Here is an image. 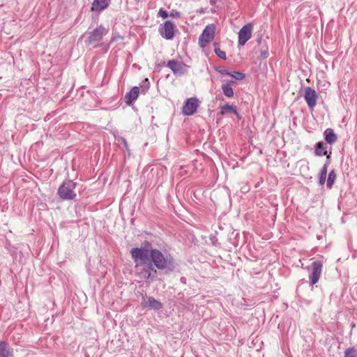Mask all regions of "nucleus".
<instances>
[{"label":"nucleus","instance_id":"nucleus-6","mask_svg":"<svg viewBox=\"0 0 357 357\" xmlns=\"http://www.w3.org/2000/svg\"><path fill=\"white\" fill-rule=\"evenodd\" d=\"M175 30L176 25L171 20L165 21L158 29L160 36L166 40H172L174 38Z\"/></svg>","mask_w":357,"mask_h":357},{"label":"nucleus","instance_id":"nucleus-12","mask_svg":"<svg viewBox=\"0 0 357 357\" xmlns=\"http://www.w3.org/2000/svg\"><path fill=\"white\" fill-rule=\"evenodd\" d=\"M141 305L144 308H149L156 310L162 308V304L152 296L149 297L148 300L144 298Z\"/></svg>","mask_w":357,"mask_h":357},{"label":"nucleus","instance_id":"nucleus-32","mask_svg":"<svg viewBox=\"0 0 357 357\" xmlns=\"http://www.w3.org/2000/svg\"><path fill=\"white\" fill-rule=\"evenodd\" d=\"M261 36H259V37L257 38V43L258 44H260V43H261Z\"/></svg>","mask_w":357,"mask_h":357},{"label":"nucleus","instance_id":"nucleus-35","mask_svg":"<svg viewBox=\"0 0 357 357\" xmlns=\"http://www.w3.org/2000/svg\"><path fill=\"white\" fill-rule=\"evenodd\" d=\"M123 142H124L125 145L127 146V143H126V141L125 139H123Z\"/></svg>","mask_w":357,"mask_h":357},{"label":"nucleus","instance_id":"nucleus-11","mask_svg":"<svg viewBox=\"0 0 357 357\" xmlns=\"http://www.w3.org/2000/svg\"><path fill=\"white\" fill-rule=\"evenodd\" d=\"M317 93L310 86L305 89L304 98L310 109H312L317 105Z\"/></svg>","mask_w":357,"mask_h":357},{"label":"nucleus","instance_id":"nucleus-3","mask_svg":"<svg viewBox=\"0 0 357 357\" xmlns=\"http://www.w3.org/2000/svg\"><path fill=\"white\" fill-rule=\"evenodd\" d=\"M77 183L71 180H66L58 188V195L62 200H71L76 197L74 192Z\"/></svg>","mask_w":357,"mask_h":357},{"label":"nucleus","instance_id":"nucleus-26","mask_svg":"<svg viewBox=\"0 0 357 357\" xmlns=\"http://www.w3.org/2000/svg\"><path fill=\"white\" fill-rule=\"evenodd\" d=\"M143 248H139V250H145L146 251V253L147 254V255L149 256V252H150V250L152 247V244L148 241H145L143 243Z\"/></svg>","mask_w":357,"mask_h":357},{"label":"nucleus","instance_id":"nucleus-24","mask_svg":"<svg viewBox=\"0 0 357 357\" xmlns=\"http://www.w3.org/2000/svg\"><path fill=\"white\" fill-rule=\"evenodd\" d=\"M231 75H229V76L232 77L236 80H242L245 78V75L243 73L239 72V71H233L230 72Z\"/></svg>","mask_w":357,"mask_h":357},{"label":"nucleus","instance_id":"nucleus-20","mask_svg":"<svg viewBox=\"0 0 357 357\" xmlns=\"http://www.w3.org/2000/svg\"><path fill=\"white\" fill-rule=\"evenodd\" d=\"M213 46H214V52H215V54L220 59H221L222 60H226L227 59L226 53H225V52L220 50L219 44L218 43H214Z\"/></svg>","mask_w":357,"mask_h":357},{"label":"nucleus","instance_id":"nucleus-31","mask_svg":"<svg viewBox=\"0 0 357 357\" xmlns=\"http://www.w3.org/2000/svg\"><path fill=\"white\" fill-rule=\"evenodd\" d=\"M268 52L267 50H261L260 52V56L262 58V59H266L268 56Z\"/></svg>","mask_w":357,"mask_h":357},{"label":"nucleus","instance_id":"nucleus-4","mask_svg":"<svg viewBox=\"0 0 357 357\" xmlns=\"http://www.w3.org/2000/svg\"><path fill=\"white\" fill-rule=\"evenodd\" d=\"M108 29H106L102 24L99 25L97 28L92 31L89 32V36L86 43L89 45H93L102 40L104 36L107 35Z\"/></svg>","mask_w":357,"mask_h":357},{"label":"nucleus","instance_id":"nucleus-2","mask_svg":"<svg viewBox=\"0 0 357 357\" xmlns=\"http://www.w3.org/2000/svg\"><path fill=\"white\" fill-rule=\"evenodd\" d=\"M150 261L159 270L168 269L173 271L176 267V263L173 258L169 256H165L161 251L158 249H151L149 252Z\"/></svg>","mask_w":357,"mask_h":357},{"label":"nucleus","instance_id":"nucleus-34","mask_svg":"<svg viewBox=\"0 0 357 357\" xmlns=\"http://www.w3.org/2000/svg\"><path fill=\"white\" fill-rule=\"evenodd\" d=\"M115 40H116V38H115V37H113V38H112V41H114Z\"/></svg>","mask_w":357,"mask_h":357},{"label":"nucleus","instance_id":"nucleus-14","mask_svg":"<svg viewBox=\"0 0 357 357\" xmlns=\"http://www.w3.org/2000/svg\"><path fill=\"white\" fill-rule=\"evenodd\" d=\"M0 357H14L13 349L6 341L0 340Z\"/></svg>","mask_w":357,"mask_h":357},{"label":"nucleus","instance_id":"nucleus-1","mask_svg":"<svg viewBox=\"0 0 357 357\" xmlns=\"http://www.w3.org/2000/svg\"><path fill=\"white\" fill-rule=\"evenodd\" d=\"M130 254L136 264L137 275L147 283L155 281L158 277V272L154 265L150 261L146 251L139 250V248H133L130 250Z\"/></svg>","mask_w":357,"mask_h":357},{"label":"nucleus","instance_id":"nucleus-27","mask_svg":"<svg viewBox=\"0 0 357 357\" xmlns=\"http://www.w3.org/2000/svg\"><path fill=\"white\" fill-rule=\"evenodd\" d=\"M214 69H215V71L218 72L221 75H231L230 74V71H229V70H227L226 69H223L221 67L215 66L214 68Z\"/></svg>","mask_w":357,"mask_h":357},{"label":"nucleus","instance_id":"nucleus-23","mask_svg":"<svg viewBox=\"0 0 357 357\" xmlns=\"http://www.w3.org/2000/svg\"><path fill=\"white\" fill-rule=\"evenodd\" d=\"M344 357H357V349L354 347L347 349Z\"/></svg>","mask_w":357,"mask_h":357},{"label":"nucleus","instance_id":"nucleus-5","mask_svg":"<svg viewBox=\"0 0 357 357\" xmlns=\"http://www.w3.org/2000/svg\"><path fill=\"white\" fill-rule=\"evenodd\" d=\"M215 26L213 24L207 25L199 38V45L204 47L212 41L215 36Z\"/></svg>","mask_w":357,"mask_h":357},{"label":"nucleus","instance_id":"nucleus-22","mask_svg":"<svg viewBox=\"0 0 357 357\" xmlns=\"http://www.w3.org/2000/svg\"><path fill=\"white\" fill-rule=\"evenodd\" d=\"M328 169L326 167H322L321 169L319 175V183L320 185H324L326 182V175H327Z\"/></svg>","mask_w":357,"mask_h":357},{"label":"nucleus","instance_id":"nucleus-7","mask_svg":"<svg viewBox=\"0 0 357 357\" xmlns=\"http://www.w3.org/2000/svg\"><path fill=\"white\" fill-rule=\"evenodd\" d=\"M323 263L320 260H316L312 264V271L309 275L310 284L313 286L319 280L322 273Z\"/></svg>","mask_w":357,"mask_h":357},{"label":"nucleus","instance_id":"nucleus-28","mask_svg":"<svg viewBox=\"0 0 357 357\" xmlns=\"http://www.w3.org/2000/svg\"><path fill=\"white\" fill-rule=\"evenodd\" d=\"M158 15L164 19L167 18L169 16L167 11L165 10L163 8L159 10Z\"/></svg>","mask_w":357,"mask_h":357},{"label":"nucleus","instance_id":"nucleus-29","mask_svg":"<svg viewBox=\"0 0 357 357\" xmlns=\"http://www.w3.org/2000/svg\"><path fill=\"white\" fill-rule=\"evenodd\" d=\"M331 153H330V154H328H328L326 155V161L323 166V167H326L327 169H328V167L331 164Z\"/></svg>","mask_w":357,"mask_h":357},{"label":"nucleus","instance_id":"nucleus-18","mask_svg":"<svg viewBox=\"0 0 357 357\" xmlns=\"http://www.w3.org/2000/svg\"><path fill=\"white\" fill-rule=\"evenodd\" d=\"M235 82L233 80H230L227 84H224L222 85V90L223 94L227 98H231L234 96V91L233 89L230 86V84H234Z\"/></svg>","mask_w":357,"mask_h":357},{"label":"nucleus","instance_id":"nucleus-17","mask_svg":"<svg viewBox=\"0 0 357 357\" xmlns=\"http://www.w3.org/2000/svg\"><path fill=\"white\" fill-rule=\"evenodd\" d=\"M220 114L222 115H225L226 112H231L237 116L238 119H241V116H239V114L236 109V107L234 105H230L229 104H226L225 105L220 106Z\"/></svg>","mask_w":357,"mask_h":357},{"label":"nucleus","instance_id":"nucleus-13","mask_svg":"<svg viewBox=\"0 0 357 357\" xmlns=\"http://www.w3.org/2000/svg\"><path fill=\"white\" fill-rule=\"evenodd\" d=\"M140 92V89L138 86H133L130 91L126 93L124 96V101L128 105H131L137 99Z\"/></svg>","mask_w":357,"mask_h":357},{"label":"nucleus","instance_id":"nucleus-33","mask_svg":"<svg viewBox=\"0 0 357 357\" xmlns=\"http://www.w3.org/2000/svg\"><path fill=\"white\" fill-rule=\"evenodd\" d=\"M216 1H217V0H210V3H211V5H213V4H215V3Z\"/></svg>","mask_w":357,"mask_h":357},{"label":"nucleus","instance_id":"nucleus-16","mask_svg":"<svg viewBox=\"0 0 357 357\" xmlns=\"http://www.w3.org/2000/svg\"><path fill=\"white\" fill-rule=\"evenodd\" d=\"M324 135L326 142L329 144H333L337 140V137L332 128H327Z\"/></svg>","mask_w":357,"mask_h":357},{"label":"nucleus","instance_id":"nucleus-8","mask_svg":"<svg viewBox=\"0 0 357 357\" xmlns=\"http://www.w3.org/2000/svg\"><path fill=\"white\" fill-rule=\"evenodd\" d=\"M167 66L169 68L174 75H184L187 73L188 66L183 62L178 61L176 60H169Z\"/></svg>","mask_w":357,"mask_h":357},{"label":"nucleus","instance_id":"nucleus-9","mask_svg":"<svg viewBox=\"0 0 357 357\" xmlns=\"http://www.w3.org/2000/svg\"><path fill=\"white\" fill-rule=\"evenodd\" d=\"M252 24H245L238 32V45H244L252 36Z\"/></svg>","mask_w":357,"mask_h":357},{"label":"nucleus","instance_id":"nucleus-10","mask_svg":"<svg viewBox=\"0 0 357 357\" xmlns=\"http://www.w3.org/2000/svg\"><path fill=\"white\" fill-rule=\"evenodd\" d=\"M198 107V99L197 98H190L187 99L183 106V114L185 116H191L196 112Z\"/></svg>","mask_w":357,"mask_h":357},{"label":"nucleus","instance_id":"nucleus-15","mask_svg":"<svg viewBox=\"0 0 357 357\" xmlns=\"http://www.w3.org/2000/svg\"><path fill=\"white\" fill-rule=\"evenodd\" d=\"M109 1L110 0H93L91 9L92 11H102L108 7Z\"/></svg>","mask_w":357,"mask_h":357},{"label":"nucleus","instance_id":"nucleus-21","mask_svg":"<svg viewBox=\"0 0 357 357\" xmlns=\"http://www.w3.org/2000/svg\"><path fill=\"white\" fill-rule=\"evenodd\" d=\"M336 173L335 172L334 169H332L331 170V172H329L328 174V178H327V183H326V185H327V188H331L334 182H335V180L336 179Z\"/></svg>","mask_w":357,"mask_h":357},{"label":"nucleus","instance_id":"nucleus-25","mask_svg":"<svg viewBox=\"0 0 357 357\" xmlns=\"http://www.w3.org/2000/svg\"><path fill=\"white\" fill-rule=\"evenodd\" d=\"M149 85H150V83H149V79L148 78L144 79L142 81V84L141 85V88H142L141 93L143 94H145L149 88Z\"/></svg>","mask_w":357,"mask_h":357},{"label":"nucleus","instance_id":"nucleus-30","mask_svg":"<svg viewBox=\"0 0 357 357\" xmlns=\"http://www.w3.org/2000/svg\"><path fill=\"white\" fill-rule=\"evenodd\" d=\"M169 16L172 17L178 18V17H180V13L178 11H176V10H172L170 13Z\"/></svg>","mask_w":357,"mask_h":357},{"label":"nucleus","instance_id":"nucleus-19","mask_svg":"<svg viewBox=\"0 0 357 357\" xmlns=\"http://www.w3.org/2000/svg\"><path fill=\"white\" fill-rule=\"evenodd\" d=\"M314 147V153L316 155L323 156L327 154V151H324L325 146L323 142H317Z\"/></svg>","mask_w":357,"mask_h":357}]
</instances>
